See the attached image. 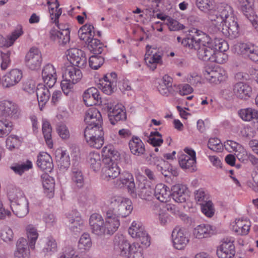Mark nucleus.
<instances>
[{
  "mask_svg": "<svg viewBox=\"0 0 258 258\" xmlns=\"http://www.w3.org/2000/svg\"><path fill=\"white\" fill-rule=\"evenodd\" d=\"M105 225V234L111 235L113 234L118 228L120 222L116 217L111 215L110 213L106 212Z\"/></svg>",
  "mask_w": 258,
  "mask_h": 258,
  "instance_id": "obj_22",
  "label": "nucleus"
},
{
  "mask_svg": "<svg viewBox=\"0 0 258 258\" xmlns=\"http://www.w3.org/2000/svg\"><path fill=\"white\" fill-rule=\"evenodd\" d=\"M171 236L173 246L177 249H183L189 241L187 231L179 227H175L173 230Z\"/></svg>",
  "mask_w": 258,
  "mask_h": 258,
  "instance_id": "obj_7",
  "label": "nucleus"
},
{
  "mask_svg": "<svg viewBox=\"0 0 258 258\" xmlns=\"http://www.w3.org/2000/svg\"><path fill=\"white\" fill-rule=\"evenodd\" d=\"M101 157L99 153L91 152L88 156V161L90 165L91 168L94 171H97L101 168Z\"/></svg>",
  "mask_w": 258,
  "mask_h": 258,
  "instance_id": "obj_41",
  "label": "nucleus"
},
{
  "mask_svg": "<svg viewBox=\"0 0 258 258\" xmlns=\"http://www.w3.org/2000/svg\"><path fill=\"white\" fill-rule=\"evenodd\" d=\"M56 160L58 168L62 170H67L70 165L69 155L65 151L57 152Z\"/></svg>",
  "mask_w": 258,
  "mask_h": 258,
  "instance_id": "obj_34",
  "label": "nucleus"
},
{
  "mask_svg": "<svg viewBox=\"0 0 258 258\" xmlns=\"http://www.w3.org/2000/svg\"><path fill=\"white\" fill-rule=\"evenodd\" d=\"M32 168V163L27 160L26 162L21 164H17L15 166L11 167V169L17 174L21 175L25 171Z\"/></svg>",
  "mask_w": 258,
  "mask_h": 258,
  "instance_id": "obj_51",
  "label": "nucleus"
},
{
  "mask_svg": "<svg viewBox=\"0 0 258 258\" xmlns=\"http://www.w3.org/2000/svg\"><path fill=\"white\" fill-rule=\"evenodd\" d=\"M8 196L11 204H17L22 202L23 199H27L23 192L17 187L10 189L8 191Z\"/></svg>",
  "mask_w": 258,
  "mask_h": 258,
  "instance_id": "obj_35",
  "label": "nucleus"
},
{
  "mask_svg": "<svg viewBox=\"0 0 258 258\" xmlns=\"http://www.w3.org/2000/svg\"><path fill=\"white\" fill-rule=\"evenodd\" d=\"M162 53L161 52H155L152 55L145 57V61L147 64L152 71L155 70L157 64H161Z\"/></svg>",
  "mask_w": 258,
  "mask_h": 258,
  "instance_id": "obj_36",
  "label": "nucleus"
},
{
  "mask_svg": "<svg viewBox=\"0 0 258 258\" xmlns=\"http://www.w3.org/2000/svg\"><path fill=\"white\" fill-rule=\"evenodd\" d=\"M98 55L99 54H94L89 58V66L93 69H98L104 63V58L101 56H99Z\"/></svg>",
  "mask_w": 258,
  "mask_h": 258,
  "instance_id": "obj_54",
  "label": "nucleus"
},
{
  "mask_svg": "<svg viewBox=\"0 0 258 258\" xmlns=\"http://www.w3.org/2000/svg\"><path fill=\"white\" fill-rule=\"evenodd\" d=\"M56 131L59 137L63 140L70 138V132L65 124L59 123L57 125Z\"/></svg>",
  "mask_w": 258,
  "mask_h": 258,
  "instance_id": "obj_63",
  "label": "nucleus"
},
{
  "mask_svg": "<svg viewBox=\"0 0 258 258\" xmlns=\"http://www.w3.org/2000/svg\"><path fill=\"white\" fill-rule=\"evenodd\" d=\"M72 179L74 184L78 187H81L84 184V177L80 168L74 165L72 170Z\"/></svg>",
  "mask_w": 258,
  "mask_h": 258,
  "instance_id": "obj_40",
  "label": "nucleus"
},
{
  "mask_svg": "<svg viewBox=\"0 0 258 258\" xmlns=\"http://www.w3.org/2000/svg\"><path fill=\"white\" fill-rule=\"evenodd\" d=\"M202 212L207 217H211L214 214V209L212 202L209 201L201 205Z\"/></svg>",
  "mask_w": 258,
  "mask_h": 258,
  "instance_id": "obj_61",
  "label": "nucleus"
},
{
  "mask_svg": "<svg viewBox=\"0 0 258 258\" xmlns=\"http://www.w3.org/2000/svg\"><path fill=\"white\" fill-rule=\"evenodd\" d=\"M171 195L173 199L177 203H184L187 197V187L182 184L173 185L171 188Z\"/></svg>",
  "mask_w": 258,
  "mask_h": 258,
  "instance_id": "obj_19",
  "label": "nucleus"
},
{
  "mask_svg": "<svg viewBox=\"0 0 258 258\" xmlns=\"http://www.w3.org/2000/svg\"><path fill=\"white\" fill-rule=\"evenodd\" d=\"M128 145L131 153L135 155L141 156L145 152V145L138 137H133L129 142Z\"/></svg>",
  "mask_w": 258,
  "mask_h": 258,
  "instance_id": "obj_28",
  "label": "nucleus"
},
{
  "mask_svg": "<svg viewBox=\"0 0 258 258\" xmlns=\"http://www.w3.org/2000/svg\"><path fill=\"white\" fill-rule=\"evenodd\" d=\"M144 230V228L140 222L133 221L131 227L128 228V232L133 238H136L138 235L142 234V232Z\"/></svg>",
  "mask_w": 258,
  "mask_h": 258,
  "instance_id": "obj_50",
  "label": "nucleus"
},
{
  "mask_svg": "<svg viewBox=\"0 0 258 258\" xmlns=\"http://www.w3.org/2000/svg\"><path fill=\"white\" fill-rule=\"evenodd\" d=\"M178 162L181 168L184 170L190 172L196 170V160L187 155L181 154L178 158Z\"/></svg>",
  "mask_w": 258,
  "mask_h": 258,
  "instance_id": "obj_30",
  "label": "nucleus"
},
{
  "mask_svg": "<svg viewBox=\"0 0 258 258\" xmlns=\"http://www.w3.org/2000/svg\"><path fill=\"white\" fill-rule=\"evenodd\" d=\"M22 72L19 69H12L2 78V85L5 88H9L17 85L22 79Z\"/></svg>",
  "mask_w": 258,
  "mask_h": 258,
  "instance_id": "obj_9",
  "label": "nucleus"
},
{
  "mask_svg": "<svg viewBox=\"0 0 258 258\" xmlns=\"http://www.w3.org/2000/svg\"><path fill=\"white\" fill-rule=\"evenodd\" d=\"M109 208L106 213H110L111 215L117 219L124 218L128 216L132 210L131 201L121 196H115L109 200Z\"/></svg>",
  "mask_w": 258,
  "mask_h": 258,
  "instance_id": "obj_2",
  "label": "nucleus"
},
{
  "mask_svg": "<svg viewBox=\"0 0 258 258\" xmlns=\"http://www.w3.org/2000/svg\"><path fill=\"white\" fill-rule=\"evenodd\" d=\"M238 113L240 117L245 121H250L253 119H258V111L251 108L241 109Z\"/></svg>",
  "mask_w": 258,
  "mask_h": 258,
  "instance_id": "obj_43",
  "label": "nucleus"
},
{
  "mask_svg": "<svg viewBox=\"0 0 258 258\" xmlns=\"http://www.w3.org/2000/svg\"><path fill=\"white\" fill-rule=\"evenodd\" d=\"M216 228L209 224H201L196 227L193 230L194 236L198 239L211 237L215 234Z\"/></svg>",
  "mask_w": 258,
  "mask_h": 258,
  "instance_id": "obj_20",
  "label": "nucleus"
},
{
  "mask_svg": "<svg viewBox=\"0 0 258 258\" xmlns=\"http://www.w3.org/2000/svg\"><path fill=\"white\" fill-rule=\"evenodd\" d=\"M251 0H236V4L239 11L249 19L251 17L252 9L250 6Z\"/></svg>",
  "mask_w": 258,
  "mask_h": 258,
  "instance_id": "obj_37",
  "label": "nucleus"
},
{
  "mask_svg": "<svg viewBox=\"0 0 258 258\" xmlns=\"http://www.w3.org/2000/svg\"><path fill=\"white\" fill-rule=\"evenodd\" d=\"M195 41L191 37L185 38L182 40V44L184 47L197 50L198 57L201 60L218 63H223L225 62L226 56L224 53L216 52L212 39L210 41V44L207 42L200 43Z\"/></svg>",
  "mask_w": 258,
  "mask_h": 258,
  "instance_id": "obj_1",
  "label": "nucleus"
},
{
  "mask_svg": "<svg viewBox=\"0 0 258 258\" xmlns=\"http://www.w3.org/2000/svg\"><path fill=\"white\" fill-rule=\"evenodd\" d=\"M221 24L222 25V32L225 36L229 37L231 39L235 38L238 36L239 27L236 17Z\"/></svg>",
  "mask_w": 258,
  "mask_h": 258,
  "instance_id": "obj_13",
  "label": "nucleus"
},
{
  "mask_svg": "<svg viewBox=\"0 0 258 258\" xmlns=\"http://www.w3.org/2000/svg\"><path fill=\"white\" fill-rule=\"evenodd\" d=\"M104 164L101 171L103 179L109 181L117 177L120 174V169L115 161H112L110 158H103Z\"/></svg>",
  "mask_w": 258,
  "mask_h": 258,
  "instance_id": "obj_5",
  "label": "nucleus"
},
{
  "mask_svg": "<svg viewBox=\"0 0 258 258\" xmlns=\"http://www.w3.org/2000/svg\"><path fill=\"white\" fill-rule=\"evenodd\" d=\"M236 49L241 54L247 56L253 61L258 62V47L251 44L244 43H238Z\"/></svg>",
  "mask_w": 258,
  "mask_h": 258,
  "instance_id": "obj_12",
  "label": "nucleus"
},
{
  "mask_svg": "<svg viewBox=\"0 0 258 258\" xmlns=\"http://www.w3.org/2000/svg\"><path fill=\"white\" fill-rule=\"evenodd\" d=\"M22 202L17 204H12L11 208L14 213L18 217H24L29 212L28 202L27 199H23Z\"/></svg>",
  "mask_w": 258,
  "mask_h": 258,
  "instance_id": "obj_31",
  "label": "nucleus"
},
{
  "mask_svg": "<svg viewBox=\"0 0 258 258\" xmlns=\"http://www.w3.org/2000/svg\"><path fill=\"white\" fill-rule=\"evenodd\" d=\"M43 61L41 51L36 47L31 48L26 54L24 62L26 67L32 71L39 70Z\"/></svg>",
  "mask_w": 258,
  "mask_h": 258,
  "instance_id": "obj_4",
  "label": "nucleus"
},
{
  "mask_svg": "<svg viewBox=\"0 0 258 258\" xmlns=\"http://www.w3.org/2000/svg\"><path fill=\"white\" fill-rule=\"evenodd\" d=\"M70 31L68 28L61 31L51 29L50 31V38L59 45H64L70 40Z\"/></svg>",
  "mask_w": 258,
  "mask_h": 258,
  "instance_id": "obj_17",
  "label": "nucleus"
},
{
  "mask_svg": "<svg viewBox=\"0 0 258 258\" xmlns=\"http://www.w3.org/2000/svg\"><path fill=\"white\" fill-rule=\"evenodd\" d=\"M120 174L119 181L122 185H127L131 193L135 194L136 192V187L132 174L127 171L123 172Z\"/></svg>",
  "mask_w": 258,
  "mask_h": 258,
  "instance_id": "obj_33",
  "label": "nucleus"
},
{
  "mask_svg": "<svg viewBox=\"0 0 258 258\" xmlns=\"http://www.w3.org/2000/svg\"><path fill=\"white\" fill-rule=\"evenodd\" d=\"M153 189L149 185H146L145 182L140 183L138 187L137 192L139 196L142 199L147 200L153 194Z\"/></svg>",
  "mask_w": 258,
  "mask_h": 258,
  "instance_id": "obj_45",
  "label": "nucleus"
},
{
  "mask_svg": "<svg viewBox=\"0 0 258 258\" xmlns=\"http://www.w3.org/2000/svg\"><path fill=\"white\" fill-rule=\"evenodd\" d=\"M42 183L45 189L48 190L51 196L53 195L52 191L54 188V182L53 179L47 174H43L41 176Z\"/></svg>",
  "mask_w": 258,
  "mask_h": 258,
  "instance_id": "obj_52",
  "label": "nucleus"
},
{
  "mask_svg": "<svg viewBox=\"0 0 258 258\" xmlns=\"http://www.w3.org/2000/svg\"><path fill=\"white\" fill-rule=\"evenodd\" d=\"M13 128V123L8 120H0V137L7 136Z\"/></svg>",
  "mask_w": 258,
  "mask_h": 258,
  "instance_id": "obj_47",
  "label": "nucleus"
},
{
  "mask_svg": "<svg viewBox=\"0 0 258 258\" xmlns=\"http://www.w3.org/2000/svg\"><path fill=\"white\" fill-rule=\"evenodd\" d=\"M68 218L69 222L72 224V225H70L72 230L76 232H79L82 230L83 224V222L80 217L77 215L75 218H74L70 215Z\"/></svg>",
  "mask_w": 258,
  "mask_h": 258,
  "instance_id": "obj_53",
  "label": "nucleus"
},
{
  "mask_svg": "<svg viewBox=\"0 0 258 258\" xmlns=\"http://www.w3.org/2000/svg\"><path fill=\"white\" fill-rule=\"evenodd\" d=\"M16 247L14 253L15 258H29L30 251L28 242L25 238H20L17 242Z\"/></svg>",
  "mask_w": 258,
  "mask_h": 258,
  "instance_id": "obj_26",
  "label": "nucleus"
},
{
  "mask_svg": "<svg viewBox=\"0 0 258 258\" xmlns=\"http://www.w3.org/2000/svg\"><path fill=\"white\" fill-rule=\"evenodd\" d=\"M42 133L45 142L49 148L53 147V142L51 138V127L50 123L45 120L42 124Z\"/></svg>",
  "mask_w": 258,
  "mask_h": 258,
  "instance_id": "obj_42",
  "label": "nucleus"
},
{
  "mask_svg": "<svg viewBox=\"0 0 258 258\" xmlns=\"http://www.w3.org/2000/svg\"><path fill=\"white\" fill-rule=\"evenodd\" d=\"M83 99L88 106L100 105L102 102L99 92L95 87H91L86 90L83 94Z\"/></svg>",
  "mask_w": 258,
  "mask_h": 258,
  "instance_id": "obj_15",
  "label": "nucleus"
},
{
  "mask_svg": "<svg viewBox=\"0 0 258 258\" xmlns=\"http://www.w3.org/2000/svg\"><path fill=\"white\" fill-rule=\"evenodd\" d=\"M233 92L237 98L247 100L252 95V88L246 83L239 82L233 85Z\"/></svg>",
  "mask_w": 258,
  "mask_h": 258,
  "instance_id": "obj_14",
  "label": "nucleus"
},
{
  "mask_svg": "<svg viewBox=\"0 0 258 258\" xmlns=\"http://www.w3.org/2000/svg\"><path fill=\"white\" fill-rule=\"evenodd\" d=\"M213 42L216 52L223 53V52L226 51L228 48L227 43L222 40L215 39L213 40Z\"/></svg>",
  "mask_w": 258,
  "mask_h": 258,
  "instance_id": "obj_60",
  "label": "nucleus"
},
{
  "mask_svg": "<svg viewBox=\"0 0 258 258\" xmlns=\"http://www.w3.org/2000/svg\"><path fill=\"white\" fill-rule=\"evenodd\" d=\"M196 5L198 8L204 13L208 12L212 9L209 0H196Z\"/></svg>",
  "mask_w": 258,
  "mask_h": 258,
  "instance_id": "obj_62",
  "label": "nucleus"
},
{
  "mask_svg": "<svg viewBox=\"0 0 258 258\" xmlns=\"http://www.w3.org/2000/svg\"><path fill=\"white\" fill-rule=\"evenodd\" d=\"M102 156L103 158H110L112 161L117 160L119 158V153L110 146L103 148Z\"/></svg>",
  "mask_w": 258,
  "mask_h": 258,
  "instance_id": "obj_49",
  "label": "nucleus"
},
{
  "mask_svg": "<svg viewBox=\"0 0 258 258\" xmlns=\"http://www.w3.org/2000/svg\"><path fill=\"white\" fill-rule=\"evenodd\" d=\"M82 73L80 69L73 66L68 67L64 71L63 78L68 79L73 84H76L82 78Z\"/></svg>",
  "mask_w": 258,
  "mask_h": 258,
  "instance_id": "obj_29",
  "label": "nucleus"
},
{
  "mask_svg": "<svg viewBox=\"0 0 258 258\" xmlns=\"http://www.w3.org/2000/svg\"><path fill=\"white\" fill-rule=\"evenodd\" d=\"M47 5L48 6L52 5L54 6V7L50 8V17L52 22L55 24H57L58 23V18L62 13L61 9H59V4L58 0H55V1L52 3L48 1Z\"/></svg>",
  "mask_w": 258,
  "mask_h": 258,
  "instance_id": "obj_39",
  "label": "nucleus"
},
{
  "mask_svg": "<svg viewBox=\"0 0 258 258\" xmlns=\"http://www.w3.org/2000/svg\"><path fill=\"white\" fill-rule=\"evenodd\" d=\"M42 77L44 82L50 88L52 87L56 81V71L51 64L45 65L42 72Z\"/></svg>",
  "mask_w": 258,
  "mask_h": 258,
  "instance_id": "obj_16",
  "label": "nucleus"
},
{
  "mask_svg": "<svg viewBox=\"0 0 258 258\" xmlns=\"http://www.w3.org/2000/svg\"><path fill=\"white\" fill-rule=\"evenodd\" d=\"M83 54V51L82 50L76 48L69 49L67 52L68 59L71 63Z\"/></svg>",
  "mask_w": 258,
  "mask_h": 258,
  "instance_id": "obj_58",
  "label": "nucleus"
},
{
  "mask_svg": "<svg viewBox=\"0 0 258 258\" xmlns=\"http://www.w3.org/2000/svg\"><path fill=\"white\" fill-rule=\"evenodd\" d=\"M204 75L207 81L215 84L224 81L227 78L225 71L219 67L206 68L204 72Z\"/></svg>",
  "mask_w": 258,
  "mask_h": 258,
  "instance_id": "obj_8",
  "label": "nucleus"
},
{
  "mask_svg": "<svg viewBox=\"0 0 258 258\" xmlns=\"http://www.w3.org/2000/svg\"><path fill=\"white\" fill-rule=\"evenodd\" d=\"M46 85L39 84L37 87L36 95L38 104L41 110L49 100L50 93Z\"/></svg>",
  "mask_w": 258,
  "mask_h": 258,
  "instance_id": "obj_24",
  "label": "nucleus"
},
{
  "mask_svg": "<svg viewBox=\"0 0 258 258\" xmlns=\"http://www.w3.org/2000/svg\"><path fill=\"white\" fill-rule=\"evenodd\" d=\"M171 192L170 188L163 183L157 184L154 189V196L159 201L166 203L169 201Z\"/></svg>",
  "mask_w": 258,
  "mask_h": 258,
  "instance_id": "obj_25",
  "label": "nucleus"
},
{
  "mask_svg": "<svg viewBox=\"0 0 258 258\" xmlns=\"http://www.w3.org/2000/svg\"><path fill=\"white\" fill-rule=\"evenodd\" d=\"M85 140L90 147L96 149L101 148L104 143V138H88Z\"/></svg>",
  "mask_w": 258,
  "mask_h": 258,
  "instance_id": "obj_64",
  "label": "nucleus"
},
{
  "mask_svg": "<svg viewBox=\"0 0 258 258\" xmlns=\"http://www.w3.org/2000/svg\"><path fill=\"white\" fill-rule=\"evenodd\" d=\"M26 230L29 246L31 248H34L38 236L37 230L34 225L30 224L27 226Z\"/></svg>",
  "mask_w": 258,
  "mask_h": 258,
  "instance_id": "obj_44",
  "label": "nucleus"
},
{
  "mask_svg": "<svg viewBox=\"0 0 258 258\" xmlns=\"http://www.w3.org/2000/svg\"><path fill=\"white\" fill-rule=\"evenodd\" d=\"M233 240L231 238L223 239L222 244L218 247L217 255L219 258H232L235 253Z\"/></svg>",
  "mask_w": 258,
  "mask_h": 258,
  "instance_id": "obj_10",
  "label": "nucleus"
},
{
  "mask_svg": "<svg viewBox=\"0 0 258 258\" xmlns=\"http://www.w3.org/2000/svg\"><path fill=\"white\" fill-rule=\"evenodd\" d=\"M115 82L114 80L105 81V83H100V87L102 92L107 95H110L115 88Z\"/></svg>",
  "mask_w": 258,
  "mask_h": 258,
  "instance_id": "obj_55",
  "label": "nucleus"
},
{
  "mask_svg": "<svg viewBox=\"0 0 258 258\" xmlns=\"http://www.w3.org/2000/svg\"><path fill=\"white\" fill-rule=\"evenodd\" d=\"M234 230L239 235H246L249 232V225L245 224V222L238 220L233 226Z\"/></svg>",
  "mask_w": 258,
  "mask_h": 258,
  "instance_id": "obj_48",
  "label": "nucleus"
},
{
  "mask_svg": "<svg viewBox=\"0 0 258 258\" xmlns=\"http://www.w3.org/2000/svg\"><path fill=\"white\" fill-rule=\"evenodd\" d=\"M127 240L122 234H116L113 239V247L115 252L122 256L126 254L128 248Z\"/></svg>",
  "mask_w": 258,
  "mask_h": 258,
  "instance_id": "obj_21",
  "label": "nucleus"
},
{
  "mask_svg": "<svg viewBox=\"0 0 258 258\" xmlns=\"http://www.w3.org/2000/svg\"><path fill=\"white\" fill-rule=\"evenodd\" d=\"M23 33L22 27L19 26L7 38L0 34V47H9L11 46L14 42L22 35Z\"/></svg>",
  "mask_w": 258,
  "mask_h": 258,
  "instance_id": "obj_27",
  "label": "nucleus"
},
{
  "mask_svg": "<svg viewBox=\"0 0 258 258\" xmlns=\"http://www.w3.org/2000/svg\"><path fill=\"white\" fill-rule=\"evenodd\" d=\"M108 117L112 124H115L119 121H124L126 118V112L121 105L114 106L107 105Z\"/></svg>",
  "mask_w": 258,
  "mask_h": 258,
  "instance_id": "obj_11",
  "label": "nucleus"
},
{
  "mask_svg": "<svg viewBox=\"0 0 258 258\" xmlns=\"http://www.w3.org/2000/svg\"><path fill=\"white\" fill-rule=\"evenodd\" d=\"M92 246V241L89 234L83 233L79 241V248L82 250H88Z\"/></svg>",
  "mask_w": 258,
  "mask_h": 258,
  "instance_id": "obj_46",
  "label": "nucleus"
},
{
  "mask_svg": "<svg viewBox=\"0 0 258 258\" xmlns=\"http://www.w3.org/2000/svg\"><path fill=\"white\" fill-rule=\"evenodd\" d=\"M224 146L225 149L227 150L231 149L236 152L246 153L240 144L232 140H227L226 142H224Z\"/></svg>",
  "mask_w": 258,
  "mask_h": 258,
  "instance_id": "obj_57",
  "label": "nucleus"
},
{
  "mask_svg": "<svg viewBox=\"0 0 258 258\" xmlns=\"http://www.w3.org/2000/svg\"><path fill=\"white\" fill-rule=\"evenodd\" d=\"M84 121L87 125H101L102 124V118L98 109L89 108L85 113Z\"/></svg>",
  "mask_w": 258,
  "mask_h": 258,
  "instance_id": "obj_18",
  "label": "nucleus"
},
{
  "mask_svg": "<svg viewBox=\"0 0 258 258\" xmlns=\"http://www.w3.org/2000/svg\"><path fill=\"white\" fill-rule=\"evenodd\" d=\"M208 148L216 152H221L223 149V145L221 141L217 138H210L208 143Z\"/></svg>",
  "mask_w": 258,
  "mask_h": 258,
  "instance_id": "obj_56",
  "label": "nucleus"
},
{
  "mask_svg": "<svg viewBox=\"0 0 258 258\" xmlns=\"http://www.w3.org/2000/svg\"><path fill=\"white\" fill-rule=\"evenodd\" d=\"M89 50L94 54H100L105 49L106 46L98 39L93 38L88 44Z\"/></svg>",
  "mask_w": 258,
  "mask_h": 258,
  "instance_id": "obj_38",
  "label": "nucleus"
},
{
  "mask_svg": "<svg viewBox=\"0 0 258 258\" xmlns=\"http://www.w3.org/2000/svg\"><path fill=\"white\" fill-rule=\"evenodd\" d=\"M20 115V109L16 103L8 100L0 101V117L16 119Z\"/></svg>",
  "mask_w": 258,
  "mask_h": 258,
  "instance_id": "obj_3",
  "label": "nucleus"
},
{
  "mask_svg": "<svg viewBox=\"0 0 258 258\" xmlns=\"http://www.w3.org/2000/svg\"><path fill=\"white\" fill-rule=\"evenodd\" d=\"M37 164L39 168L46 172H50L53 168L52 160L46 152H41L37 157Z\"/></svg>",
  "mask_w": 258,
  "mask_h": 258,
  "instance_id": "obj_23",
  "label": "nucleus"
},
{
  "mask_svg": "<svg viewBox=\"0 0 258 258\" xmlns=\"http://www.w3.org/2000/svg\"><path fill=\"white\" fill-rule=\"evenodd\" d=\"M194 30L195 31L194 33H196L198 36H202V37L201 38L197 39L194 36L191 35H189L185 38H189L191 37H192V39L196 40L195 41L196 42H200V43L203 42H207V43L210 44V41L212 39L208 35L199 30L194 29Z\"/></svg>",
  "mask_w": 258,
  "mask_h": 258,
  "instance_id": "obj_59",
  "label": "nucleus"
},
{
  "mask_svg": "<svg viewBox=\"0 0 258 258\" xmlns=\"http://www.w3.org/2000/svg\"><path fill=\"white\" fill-rule=\"evenodd\" d=\"M235 17L232 7L227 4H223L218 8L215 15L211 17V20L215 21V25H221L225 21L230 20Z\"/></svg>",
  "mask_w": 258,
  "mask_h": 258,
  "instance_id": "obj_6",
  "label": "nucleus"
},
{
  "mask_svg": "<svg viewBox=\"0 0 258 258\" xmlns=\"http://www.w3.org/2000/svg\"><path fill=\"white\" fill-rule=\"evenodd\" d=\"M84 135L85 139H88V138H104V132L102 125H87L84 130Z\"/></svg>",
  "mask_w": 258,
  "mask_h": 258,
  "instance_id": "obj_32",
  "label": "nucleus"
}]
</instances>
